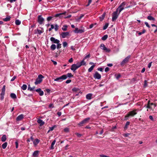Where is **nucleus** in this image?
Instances as JSON below:
<instances>
[{
	"mask_svg": "<svg viewBox=\"0 0 157 157\" xmlns=\"http://www.w3.org/2000/svg\"><path fill=\"white\" fill-rule=\"evenodd\" d=\"M126 4V3L125 2H123L117 9L116 11L113 12L112 14L113 21H114L117 19L120 12L124 9V7Z\"/></svg>",
	"mask_w": 157,
	"mask_h": 157,
	"instance_id": "1",
	"label": "nucleus"
},
{
	"mask_svg": "<svg viewBox=\"0 0 157 157\" xmlns=\"http://www.w3.org/2000/svg\"><path fill=\"white\" fill-rule=\"evenodd\" d=\"M44 78V76L42 75H39L38 78L36 79L35 84L36 85L40 84L42 81V78Z\"/></svg>",
	"mask_w": 157,
	"mask_h": 157,
	"instance_id": "2",
	"label": "nucleus"
},
{
	"mask_svg": "<svg viewBox=\"0 0 157 157\" xmlns=\"http://www.w3.org/2000/svg\"><path fill=\"white\" fill-rule=\"evenodd\" d=\"M67 78L66 75H63L62 76L55 79L54 80L55 81L61 82L63 80L66 79Z\"/></svg>",
	"mask_w": 157,
	"mask_h": 157,
	"instance_id": "3",
	"label": "nucleus"
},
{
	"mask_svg": "<svg viewBox=\"0 0 157 157\" xmlns=\"http://www.w3.org/2000/svg\"><path fill=\"white\" fill-rule=\"evenodd\" d=\"M90 119V117L85 118L81 122L78 123V124L80 126H82L83 125V124H85L88 123Z\"/></svg>",
	"mask_w": 157,
	"mask_h": 157,
	"instance_id": "4",
	"label": "nucleus"
},
{
	"mask_svg": "<svg viewBox=\"0 0 157 157\" xmlns=\"http://www.w3.org/2000/svg\"><path fill=\"white\" fill-rule=\"evenodd\" d=\"M79 67H80L79 66V65H78V63H77L76 64H73L71 65V69L74 72L76 70H77Z\"/></svg>",
	"mask_w": 157,
	"mask_h": 157,
	"instance_id": "5",
	"label": "nucleus"
},
{
	"mask_svg": "<svg viewBox=\"0 0 157 157\" xmlns=\"http://www.w3.org/2000/svg\"><path fill=\"white\" fill-rule=\"evenodd\" d=\"M44 19L42 17V16L39 15L38 17L37 21L40 25L44 24Z\"/></svg>",
	"mask_w": 157,
	"mask_h": 157,
	"instance_id": "6",
	"label": "nucleus"
},
{
	"mask_svg": "<svg viewBox=\"0 0 157 157\" xmlns=\"http://www.w3.org/2000/svg\"><path fill=\"white\" fill-rule=\"evenodd\" d=\"M100 48L101 49L106 52H109L110 51V49L107 48L103 44H102L100 45Z\"/></svg>",
	"mask_w": 157,
	"mask_h": 157,
	"instance_id": "7",
	"label": "nucleus"
},
{
	"mask_svg": "<svg viewBox=\"0 0 157 157\" xmlns=\"http://www.w3.org/2000/svg\"><path fill=\"white\" fill-rule=\"evenodd\" d=\"M130 58V56H129L126 57L121 63V65L123 66L126 63H127Z\"/></svg>",
	"mask_w": 157,
	"mask_h": 157,
	"instance_id": "8",
	"label": "nucleus"
},
{
	"mask_svg": "<svg viewBox=\"0 0 157 157\" xmlns=\"http://www.w3.org/2000/svg\"><path fill=\"white\" fill-rule=\"evenodd\" d=\"M85 31V30L84 28H83L81 29H78L77 28H75V30H74V32L76 33H84Z\"/></svg>",
	"mask_w": 157,
	"mask_h": 157,
	"instance_id": "9",
	"label": "nucleus"
},
{
	"mask_svg": "<svg viewBox=\"0 0 157 157\" xmlns=\"http://www.w3.org/2000/svg\"><path fill=\"white\" fill-rule=\"evenodd\" d=\"M40 28L41 29V30L38 29H37L36 30H35L34 31L35 34L38 33L39 35H40L44 32L43 28L42 27H40Z\"/></svg>",
	"mask_w": 157,
	"mask_h": 157,
	"instance_id": "10",
	"label": "nucleus"
},
{
	"mask_svg": "<svg viewBox=\"0 0 157 157\" xmlns=\"http://www.w3.org/2000/svg\"><path fill=\"white\" fill-rule=\"evenodd\" d=\"M94 77L95 79H100L101 78V76L98 72L96 71L94 75Z\"/></svg>",
	"mask_w": 157,
	"mask_h": 157,
	"instance_id": "11",
	"label": "nucleus"
},
{
	"mask_svg": "<svg viewBox=\"0 0 157 157\" xmlns=\"http://www.w3.org/2000/svg\"><path fill=\"white\" fill-rule=\"evenodd\" d=\"M136 110L137 109H134L129 112L128 114L130 116L133 117L137 114Z\"/></svg>",
	"mask_w": 157,
	"mask_h": 157,
	"instance_id": "12",
	"label": "nucleus"
},
{
	"mask_svg": "<svg viewBox=\"0 0 157 157\" xmlns=\"http://www.w3.org/2000/svg\"><path fill=\"white\" fill-rule=\"evenodd\" d=\"M69 33L68 32H63L60 35L62 38H64L67 37V36L69 35Z\"/></svg>",
	"mask_w": 157,
	"mask_h": 157,
	"instance_id": "13",
	"label": "nucleus"
},
{
	"mask_svg": "<svg viewBox=\"0 0 157 157\" xmlns=\"http://www.w3.org/2000/svg\"><path fill=\"white\" fill-rule=\"evenodd\" d=\"M50 40L54 43H59L60 41L59 40L55 39V38L53 37H51L50 38Z\"/></svg>",
	"mask_w": 157,
	"mask_h": 157,
	"instance_id": "14",
	"label": "nucleus"
},
{
	"mask_svg": "<svg viewBox=\"0 0 157 157\" xmlns=\"http://www.w3.org/2000/svg\"><path fill=\"white\" fill-rule=\"evenodd\" d=\"M36 91L38 92L40 96H43L44 95V92L40 88L36 89Z\"/></svg>",
	"mask_w": 157,
	"mask_h": 157,
	"instance_id": "15",
	"label": "nucleus"
},
{
	"mask_svg": "<svg viewBox=\"0 0 157 157\" xmlns=\"http://www.w3.org/2000/svg\"><path fill=\"white\" fill-rule=\"evenodd\" d=\"M24 117V115L23 114H21L18 116L16 118V120L17 121H19L22 120Z\"/></svg>",
	"mask_w": 157,
	"mask_h": 157,
	"instance_id": "16",
	"label": "nucleus"
},
{
	"mask_svg": "<svg viewBox=\"0 0 157 157\" xmlns=\"http://www.w3.org/2000/svg\"><path fill=\"white\" fill-rule=\"evenodd\" d=\"M84 60H85L83 59L80 62H77L78 65H79L80 67L82 66H84L86 65V63L84 61Z\"/></svg>",
	"mask_w": 157,
	"mask_h": 157,
	"instance_id": "17",
	"label": "nucleus"
},
{
	"mask_svg": "<svg viewBox=\"0 0 157 157\" xmlns=\"http://www.w3.org/2000/svg\"><path fill=\"white\" fill-rule=\"evenodd\" d=\"M66 13V12H64V13H61L56 14H55L54 15H53V16H54V17H61V15H62L63 14H64Z\"/></svg>",
	"mask_w": 157,
	"mask_h": 157,
	"instance_id": "18",
	"label": "nucleus"
},
{
	"mask_svg": "<svg viewBox=\"0 0 157 157\" xmlns=\"http://www.w3.org/2000/svg\"><path fill=\"white\" fill-rule=\"evenodd\" d=\"M37 122L40 124V126H42L44 124V122L40 119H38L37 121Z\"/></svg>",
	"mask_w": 157,
	"mask_h": 157,
	"instance_id": "19",
	"label": "nucleus"
},
{
	"mask_svg": "<svg viewBox=\"0 0 157 157\" xmlns=\"http://www.w3.org/2000/svg\"><path fill=\"white\" fill-rule=\"evenodd\" d=\"M40 140L38 139H36L33 141V144L35 146H36L40 142Z\"/></svg>",
	"mask_w": 157,
	"mask_h": 157,
	"instance_id": "20",
	"label": "nucleus"
},
{
	"mask_svg": "<svg viewBox=\"0 0 157 157\" xmlns=\"http://www.w3.org/2000/svg\"><path fill=\"white\" fill-rule=\"evenodd\" d=\"M92 94H88L86 96V98L88 100H90L91 99Z\"/></svg>",
	"mask_w": 157,
	"mask_h": 157,
	"instance_id": "21",
	"label": "nucleus"
},
{
	"mask_svg": "<svg viewBox=\"0 0 157 157\" xmlns=\"http://www.w3.org/2000/svg\"><path fill=\"white\" fill-rule=\"evenodd\" d=\"M56 142V140H54L52 142L51 147L50 149H54V146L55 145V143Z\"/></svg>",
	"mask_w": 157,
	"mask_h": 157,
	"instance_id": "22",
	"label": "nucleus"
},
{
	"mask_svg": "<svg viewBox=\"0 0 157 157\" xmlns=\"http://www.w3.org/2000/svg\"><path fill=\"white\" fill-rule=\"evenodd\" d=\"M54 18V16H53V15H52V16H50L47 17V20L49 21L52 20V19H55Z\"/></svg>",
	"mask_w": 157,
	"mask_h": 157,
	"instance_id": "23",
	"label": "nucleus"
},
{
	"mask_svg": "<svg viewBox=\"0 0 157 157\" xmlns=\"http://www.w3.org/2000/svg\"><path fill=\"white\" fill-rule=\"evenodd\" d=\"M56 46L55 44H52L50 47L51 49L52 50H55L56 49Z\"/></svg>",
	"mask_w": 157,
	"mask_h": 157,
	"instance_id": "24",
	"label": "nucleus"
},
{
	"mask_svg": "<svg viewBox=\"0 0 157 157\" xmlns=\"http://www.w3.org/2000/svg\"><path fill=\"white\" fill-rule=\"evenodd\" d=\"M6 139V135H3L1 138V140L2 142H5Z\"/></svg>",
	"mask_w": 157,
	"mask_h": 157,
	"instance_id": "25",
	"label": "nucleus"
},
{
	"mask_svg": "<svg viewBox=\"0 0 157 157\" xmlns=\"http://www.w3.org/2000/svg\"><path fill=\"white\" fill-rule=\"evenodd\" d=\"M10 97L13 99L16 98L17 97L16 95L14 93H11L10 95Z\"/></svg>",
	"mask_w": 157,
	"mask_h": 157,
	"instance_id": "26",
	"label": "nucleus"
},
{
	"mask_svg": "<svg viewBox=\"0 0 157 157\" xmlns=\"http://www.w3.org/2000/svg\"><path fill=\"white\" fill-rule=\"evenodd\" d=\"M147 19L151 21H155V19L154 18L151 16H149L147 17Z\"/></svg>",
	"mask_w": 157,
	"mask_h": 157,
	"instance_id": "27",
	"label": "nucleus"
},
{
	"mask_svg": "<svg viewBox=\"0 0 157 157\" xmlns=\"http://www.w3.org/2000/svg\"><path fill=\"white\" fill-rule=\"evenodd\" d=\"M35 88V86H34L33 87H31L29 85L28 86V90H29L30 91H32L33 90H34Z\"/></svg>",
	"mask_w": 157,
	"mask_h": 157,
	"instance_id": "28",
	"label": "nucleus"
},
{
	"mask_svg": "<svg viewBox=\"0 0 157 157\" xmlns=\"http://www.w3.org/2000/svg\"><path fill=\"white\" fill-rule=\"evenodd\" d=\"M95 66V65H92L91 66V67L88 70V72H91L93 70Z\"/></svg>",
	"mask_w": 157,
	"mask_h": 157,
	"instance_id": "29",
	"label": "nucleus"
},
{
	"mask_svg": "<svg viewBox=\"0 0 157 157\" xmlns=\"http://www.w3.org/2000/svg\"><path fill=\"white\" fill-rule=\"evenodd\" d=\"M130 123V122L129 121H127L126 122L125 126L124 127V129H126L128 128V126L129 125Z\"/></svg>",
	"mask_w": 157,
	"mask_h": 157,
	"instance_id": "30",
	"label": "nucleus"
},
{
	"mask_svg": "<svg viewBox=\"0 0 157 157\" xmlns=\"http://www.w3.org/2000/svg\"><path fill=\"white\" fill-rule=\"evenodd\" d=\"M67 25H63V27L62 28V29L64 31H66L67 30Z\"/></svg>",
	"mask_w": 157,
	"mask_h": 157,
	"instance_id": "31",
	"label": "nucleus"
},
{
	"mask_svg": "<svg viewBox=\"0 0 157 157\" xmlns=\"http://www.w3.org/2000/svg\"><path fill=\"white\" fill-rule=\"evenodd\" d=\"M146 108L148 109H152V107L150 105V101H149L148 102L147 105L146 106Z\"/></svg>",
	"mask_w": 157,
	"mask_h": 157,
	"instance_id": "32",
	"label": "nucleus"
},
{
	"mask_svg": "<svg viewBox=\"0 0 157 157\" xmlns=\"http://www.w3.org/2000/svg\"><path fill=\"white\" fill-rule=\"evenodd\" d=\"M10 19V16L7 17L3 19V20L5 21H9Z\"/></svg>",
	"mask_w": 157,
	"mask_h": 157,
	"instance_id": "33",
	"label": "nucleus"
},
{
	"mask_svg": "<svg viewBox=\"0 0 157 157\" xmlns=\"http://www.w3.org/2000/svg\"><path fill=\"white\" fill-rule=\"evenodd\" d=\"M105 16V13H104L102 14V15L100 17V20L102 21L104 19V17Z\"/></svg>",
	"mask_w": 157,
	"mask_h": 157,
	"instance_id": "34",
	"label": "nucleus"
},
{
	"mask_svg": "<svg viewBox=\"0 0 157 157\" xmlns=\"http://www.w3.org/2000/svg\"><path fill=\"white\" fill-rule=\"evenodd\" d=\"M38 154V151H35L33 154L34 156L37 157Z\"/></svg>",
	"mask_w": 157,
	"mask_h": 157,
	"instance_id": "35",
	"label": "nucleus"
},
{
	"mask_svg": "<svg viewBox=\"0 0 157 157\" xmlns=\"http://www.w3.org/2000/svg\"><path fill=\"white\" fill-rule=\"evenodd\" d=\"M15 24L17 25H19L21 23V21L19 20H16L15 21Z\"/></svg>",
	"mask_w": 157,
	"mask_h": 157,
	"instance_id": "36",
	"label": "nucleus"
},
{
	"mask_svg": "<svg viewBox=\"0 0 157 157\" xmlns=\"http://www.w3.org/2000/svg\"><path fill=\"white\" fill-rule=\"evenodd\" d=\"M27 86L26 84H23L21 88L23 90H25L26 89Z\"/></svg>",
	"mask_w": 157,
	"mask_h": 157,
	"instance_id": "37",
	"label": "nucleus"
},
{
	"mask_svg": "<svg viewBox=\"0 0 157 157\" xmlns=\"http://www.w3.org/2000/svg\"><path fill=\"white\" fill-rule=\"evenodd\" d=\"M7 146V143L5 142L2 145V148L3 149H4L6 148Z\"/></svg>",
	"mask_w": 157,
	"mask_h": 157,
	"instance_id": "38",
	"label": "nucleus"
},
{
	"mask_svg": "<svg viewBox=\"0 0 157 157\" xmlns=\"http://www.w3.org/2000/svg\"><path fill=\"white\" fill-rule=\"evenodd\" d=\"M108 36L107 35H105L104 36L101 38V39L103 40H105L108 38Z\"/></svg>",
	"mask_w": 157,
	"mask_h": 157,
	"instance_id": "39",
	"label": "nucleus"
},
{
	"mask_svg": "<svg viewBox=\"0 0 157 157\" xmlns=\"http://www.w3.org/2000/svg\"><path fill=\"white\" fill-rule=\"evenodd\" d=\"M108 25H109V23H106L105 24V25L103 27V29L104 30L106 29L108 27Z\"/></svg>",
	"mask_w": 157,
	"mask_h": 157,
	"instance_id": "40",
	"label": "nucleus"
},
{
	"mask_svg": "<svg viewBox=\"0 0 157 157\" xmlns=\"http://www.w3.org/2000/svg\"><path fill=\"white\" fill-rule=\"evenodd\" d=\"M145 32H146V30L144 29L142 32H139L138 33V34L140 36V35H141L142 34H143L145 33Z\"/></svg>",
	"mask_w": 157,
	"mask_h": 157,
	"instance_id": "41",
	"label": "nucleus"
},
{
	"mask_svg": "<svg viewBox=\"0 0 157 157\" xmlns=\"http://www.w3.org/2000/svg\"><path fill=\"white\" fill-rule=\"evenodd\" d=\"M66 75L67 76V77H73V75H72L71 73H68Z\"/></svg>",
	"mask_w": 157,
	"mask_h": 157,
	"instance_id": "42",
	"label": "nucleus"
},
{
	"mask_svg": "<svg viewBox=\"0 0 157 157\" xmlns=\"http://www.w3.org/2000/svg\"><path fill=\"white\" fill-rule=\"evenodd\" d=\"M72 90L74 92H76V91H79V89L75 87L73 88L72 89Z\"/></svg>",
	"mask_w": 157,
	"mask_h": 157,
	"instance_id": "43",
	"label": "nucleus"
},
{
	"mask_svg": "<svg viewBox=\"0 0 157 157\" xmlns=\"http://www.w3.org/2000/svg\"><path fill=\"white\" fill-rule=\"evenodd\" d=\"M54 28L55 29V30L56 31H58V29H59V26L57 24H56L55 27H54Z\"/></svg>",
	"mask_w": 157,
	"mask_h": 157,
	"instance_id": "44",
	"label": "nucleus"
},
{
	"mask_svg": "<svg viewBox=\"0 0 157 157\" xmlns=\"http://www.w3.org/2000/svg\"><path fill=\"white\" fill-rule=\"evenodd\" d=\"M5 94L4 93L2 92L1 94V98L2 100H3L4 98V96Z\"/></svg>",
	"mask_w": 157,
	"mask_h": 157,
	"instance_id": "45",
	"label": "nucleus"
},
{
	"mask_svg": "<svg viewBox=\"0 0 157 157\" xmlns=\"http://www.w3.org/2000/svg\"><path fill=\"white\" fill-rule=\"evenodd\" d=\"M63 46L65 48L67 46V43L66 42H64L63 43Z\"/></svg>",
	"mask_w": 157,
	"mask_h": 157,
	"instance_id": "46",
	"label": "nucleus"
},
{
	"mask_svg": "<svg viewBox=\"0 0 157 157\" xmlns=\"http://www.w3.org/2000/svg\"><path fill=\"white\" fill-rule=\"evenodd\" d=\"M132 81L134 82V81H136L137 82L139 80V79H137V77H136L135 78H133L132 80Z\"/></svg>",
	"mask_w": 157,
	"mask_h": 157,
	"instance_id": "47",
	"label": "nucleus"
},
{
	"mask_svg": "<svg viewBox=\"0 0 157 157\" xmlns=\"http://www.w3.org/2000/svg\"><path fill=\"white\" fill-rule=\"evenodd\" d=\"M130 117L128 114H127L124 117V120H126L128 119V117Z\"/></svg>",
	"mask_w": 157,
	"mask_h": 157,
	"instance_id": "48",
	"label": "nucleus"
},
{
	"mask_svg": "<svg viewBox=\"0 0 157 157\" xmlns=\"http://www.w3.org/2000/svg\"><path fill=\"white\" fill-rule=\"evenodd\" d=\"M64 130L65 132H69V128L67 127L64 129Z\"/></svg>",
	"mask_w": 157,
	"mask_h": 157,
	"instance_id": "49",
	"label": "nucleus"
},
{
	"mask_svg": "<svg viewBox=\"0 0 157 157\" xmlns=\"http://www.w3.org/2000/svg\"><path fill=\"white\" fill-rule=\"evenodd\" d=\"M57 49H59L61 48V44L59 43H57Z\"/></svg>",
	"mask_w": 157,
	"mask_h": 157,
	"instance_id": "50",
	"label": "nucleus"
},
{
	"mask_svg": "<svg viewBox=\"0 0 157 157\" xmlns=\"http://www.w3.org/2000/svg\"><path fill=\"white\" fill-rule=\"evenodd\" d=\"M90 54H89L88 55L86 56L85 57L83 58V59H84V60H85V59H86L87 58H90Z\"/></svg>",
	"mask_w": 157,
	"mask_h": 157,
	"instance_id": "51",
	"label": "nucleus"
},
{
	"mask_svg": "<svg viewBox=\"0 0 157 157\" xmlns=\"http://www.w3.org/2000/svg\"><path fill=\"white\" fill-rule=\"evenodd\" d=\"M5 86H4L2 89V92L3 93H4L5 92Z\"/></svg>",
	"mask_w": 157,
	"mask_h": 157,
	"instance_id": "52",
	"label": "nucleus"
},
{
	"mask_svg": "<svg viewBox=\"0 0 157 157\" xmlns=\"http://www.w3.org/2000/svg\"><path fill=\"white\" fill-rule=\"evenodd\" d=\"M147 86V81L145 80L144 81V87H146Z\"/></svg>",
	"mask_w": 157,
	"mask_h": 157,
	"instance_id": "53",
	"label": "nucleus"
},
{
	"mask_svg": "<svg viewBox=\"0 0 157 157\" xmlns=\"http://www.w3.org/2000/svg\"><path fill=\"white\" fill-rule=\"evenodd\" d=\"M17 78V76H14L11 79L10 81L11 82L13 81L16 78Z\"/></svg>",
	"mask_w": 157,
	"mask_h": 157,
	"instance_id": "54",
	"label": "nucleus"
},
{
	"mask_svg": "<svg viewBox=\"0 0 157 157\" xmlns=\"http://www.w3.org/2000/svg\"><path fill=\"white\" fill-rule=\"evenodd\" d=\"M115 76H116V78L117 79H118L121 76L120 74H118L117 75H115Z\"/></svg>",
	"mask_w": 157,
	"mask_h": 157,
	"instance_id": "55",
	"label": "nucleus"
},
{
	"mask_svg": "<svg viewBox=\"0 0 157 157\" xmlns=\"http://www.w3.org/2000/svg\"><path fill=\"white\" fill-rule=\"evenodd\" d=\"M144 23L146 25V26L147 27H148V28H150V25H149L148 23L147 22H144Z\"/></svg>",
	"mask_w": 157,
	"mask_h": 157,
	"instance_id": "56",
	"label": "nucleus"
},
{
	"mask_svg": "<svg viewBox=\"0 0 157 157\" xmlns=\"http://www.w3.org/2000/svg\"><path fill=\"white\" fill-rule=\"evenodd\" d=\"M75 134L77 135V136L78 137H80L81 136H82V135L79 134V133H75Z\"/></svg>",
	"mask_w": 157,
	"mask_h": 157,
	"instance_id": "57",
	"label": "nucleus"
},
{
	"mask_svg": "<svg viewBox=\"0 0 157 157\" xmlns=\"http://www.w3.org/2000/svg\"><path fill=\"white\" fill-rule=\"evenodd\" d=\"M73 59L72 58H71L68 60V62L70 63H72L73 61Z\"/></svg>",
	"mask_w": 157,
	"mask_h": 157,
	"instance_id": "58",
	"label": "nucleus"
},
{
	"mask_svg": "<svg viewBox=\"0 0 157 157\" xmlns=\"http://www.w3.org/2000/svg\"><path fill=\"white\" fill-rule=\"evenodd\" d=\"M71 82V80L70 79L67 80L66 81V83L68 84L70 83Z\"/></svg>",
	"mask_w": 157,
	"mask_h": 157,
	"instance_id": "59",
	"label": "nucleus"
},
{
	"mask_svg": "<svg viewBox=\"0 0 157 157\" xmlns=\"http://www.w3.org/2000/svg\"><path fill=\"white\" fill-rule=\"evenodd\" d=\"M152 62H151L149 63L148 65V68H150Z\"/></svg>",
	"mask_w": 157,
	"mask_h": 157,
	"instance_id": "60",
	"label": "nucleus"
},
{
	"mask_svg": "<svg viewBox=\"0 0 157 157\" xmlns=\"http://www.w3.org/2000/svg\"><path fill=\"white\" fill-rule=\"evenodd\" d=\"M105 71L106 72H108L109 70V68L108 67H106L105 69Z\"/></svg>",
	"mask_w": 157,
	"mask_h": 157,
	"instance_id": "61",
	"label": "nucleus"
},
{
	"mask_svg": "<svg viewBox=\"0 0 157 157\" xmlns=\"http://www.w3.org/2000/svg\"><path fill=\"white\" fill-rule=\"evenodd\" d=\"M129 135V133H126L124 134L123 136L125 137H127Z\"/></svg>",
	"mask_w": 157,
	"mask_h": 157,
	"instance_id": "62",
	"label": "nucleus"
},
{
	"mask_svg": "<svg viewBox=\"0 0 157 157\" xmlns=\"http://www.w3.org/2000/svg\"><path fill=\"white\" fill-rule=\"evenodd\" d=\"M98 70L101 72L103 71V69L102 67L98 68Z\"/></svg>",
	"mask_w": 157,
	"mask_h": 157,
	"instance_id": "63",
	"label": "nucleus"
},
{
	"mask_svg": "<svg viewBox=\"0 0 157 157\" xmlns=\"http://www.w3.org/2000/svg\"><path fill=\"white\" fill-rule=\"evenodd\" d=\"M101 157H109V156H106L104 155H100Z\"/></svg>",
	"mask_w": 157,
	"mask_h": 157,
	"instance_id": "64",
	"label": "nucleus"
}]
</instances>
